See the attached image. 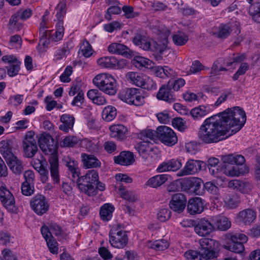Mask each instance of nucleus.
<instances>
[{
	"label": "nucleus",
	"mask_w": 260,
	"mask_h": 260,
	"mask_svg": "<svg viewBox=\"0 0 260 260\" xmlns=\"http://www.w3.org/2000/svg\"><path fill=\"white\" fill-rule=\"evenodd\" d=\"M168 179L167 174L157 175L150 178L145 185L152 188H157L164 184Z\"/></svg>",
	"instance_id": "30"
},
{
	"label": "nucleus",
	"mask_w": 260,
	"mask_h": 260,
	"mask_svg": "<svg viewBox=\"0 0 260 260\" xmlns=\"http://www.w3.org/2000/svg\"><path fill=\"white\" fill-rule=\"evenodd\" d=\"M203 164V161L201 160L189 159L183 169L179 172L178 175L183 176L194 175L201 170Z\"/></svg>",
	"instance_id": "15"
},
{
	"label": "nucleus",
	"mask_w": 260,
	"mask_h": 260,
	"mask_svg": "<svg viewBox=\"0 0 260 260\" xmlns=\"http://www.w3.org/2000/svg\"><path fill=\"white\" fill-rule=\"evenodd\" d=\"M192 190L196 194L202 196L204 194V189H201L202 184L203 183V180L197 177H192Z\"/></svg>",
	"instance_id": "50"
},
{
	"label": "nucleus",
	"mask_w": 260,
	"mask_h": 260,
	"mask_svg": "<svg viewBox=\"0 0 260 260\" xmlns=\"http://www.w3.org/2000/svg\"><path fill=\"white\" fill-rule=\"evenodd\" d=\"M38 144L45 155H49L48 161L51 178L55 183H59L58 158L57 146L54 140L50 135L42 134L38 139Z\"/></svg>",
	"instance_id": "2"
},
{
	"label": "nucleus",
	"mask_w": 260,
	"mask_h": 260,
	"mask_svg": "<svg viewBox=\"0 0 260 260\" xmlns=\"http://www.w3.org/2000/svg\"><path fill=\"white\" fill-rule=\"evenodd\" d=\"M56 17L59 21H62V19L66 14V4L63 2L59 3L56 8Z\"/></svg>",
	"instance_id": "63"
},
{
	"label": "nucleus",
	"mask_w": 260,
	"mask_h": 260,
	"mask_svg": "<svg viewBox=\"0 0 260 260\" xmlns=\"http://www.w3.org/2000/svg\"><path fill=\"white\" fill-rule=\"evenodd\" d=\"M152 63V62L150 60L142 56H135L133 60V64L139 69H141L142 67L151 68Z\"/></svg>",
	"instance_id": "40"
},
{
	"label": "nucleus",
	"mask_w": 260,
	"mask_h": 260,
	"mask_svg": "<svg viewBox=\"0 0 260 260\" xmlns=\"http://www.w3.org/2000/svg\"><path fill=\"white\" fill-rule=\"evenodd\" d=\"M81 158L83 166L86 168H100L101 166V161L93 155L82 153Z\"/></svg>",
	"instance_id": "29"
},
{
	"label": "nucleus",
	"mask_w": 260,
	"mask_h": 260,
	"mask_svg": "<svg viewBox=\"0 0 260 260\" xmlns=\"http://www.w3.org/2000/svg\"><path fill=\"white\" fill-rule=\"evenodd\" d=\"M188 37L183 33L177 34L173 36V41L174 44L177 46H183L188 41Z\"/></svg>",
	"instance_id": "51"
},
{
	"label": "nucleus",
	"mask_w": 260,
	"mask_h": 260,
	"mask_svg": "<svg viewBox=\"0 0 260 260\" xmlns=\"http://www.w3.org/2000/svg\"><path fill=\"white\" fill-rule=\"evenodd\" d=\"M204 190H206L207 191L211 194L213 198L217 200L219 199L220 197L219 194V189L218 187L216 186L214 184H213L211 182H207L205 184H204Z\"/></svg>",
	"instance_id": "41"
},
{
	"label": "nucleus",
	"mask_w": 260,
	"mask_h": 260,
	"mask_svg": "<svg viewBox=\"0 0 260 260\" xmlns=\"http://www.w3.org/2000/svg\"><path fill=\"white\" fill-rule=\"evenodd\" d=\"M135 148L140 155L145 159L147 158L149 152L152 150V148L149 146V143L146 142H141L137 143L135 146Z\"/></svg>",
	"instance_id": "39"
},
{
	"label": "nucleus",
	"mask_w": 260,
	"mask_h": 260,
	"mask_svg": "<svg viewBox=\"0 0 260 260\" xmlns=\"http://www.w3.org/2000/svg\"><path fill=\"white\" fill-rule=\"evenodd\" d=\"M186 202L185 196L181 193H177L173 196L169 206L174 211L181 213L184 210Z\"/></svg>",
	"instance_id": "17"
},
{
	"label": "nucleus",
	"mask_w": 260,
	"mask_h": 260,
	"mask_svg": "<svg viewBox=\"0 0 260 260\" xmlns=\"http://www.w3.org/2000/svg\"><path fill=\"white\" fill-rule=\"evenodd\" d=\"M228 186L242 193H248L251 190V185L249 182L240 180H231L229 182Z\"/></svg>",
	"instance_id": "23"
},
{
	"label": "nucleus",
	"mask_w": 260,
	"mask_h": 260,
	"mask_svg": "<svg viewBox=\"0 0 260 260\" xmlns=\"http://www.w3.org/2000/svg\"><path fill=\"white\" fill-rule=\"evenodd\" d=\"M214 229L213 223L205 218L200 219L194 226L195 233L201 237L209 236Z\"/></svg>",
	"instance_id": "14"
},
{
	"label": "nucleus",
	"mask_w": 260,
	"mask_h": 260,
	"mask_svg": "<svg viewBox=\"0 0 260 260\" xmlns=\"http://www.w3.org/2000/svg\"><path fill=\"white\" fill-rule=\"evenodd\" d=\"M109 130L110 136L118 141H123L127 137L128 129L123 124H113L109 127Z\"/></svg>",
	"instance_id": "20"
},
{
	"label": "nucleus",
	"mask_w": 260,
	"mask_h": 260,
	"mask_svg": "<svg viewBox=\"0 0 260 260\" xmlns=\"http://www.w3.org/2000/svg\"><path fill=\"white\" fill-rule=\"evenodd\" d=\"M98 64L103 68H115L118 64V60L114 56H104L97 60Z\"/></svg>",
	"instance_id": "32"
},
{
	"label": "nucleus",
	"mask_w": 260,
	"mask_h": 260,
	"mask_svg": "<svg viewBox=\"0 0 260 260\" xmlns=\"http://www.w3.org/2000/svg\"><path fill=\"white\" fill-rule=\"evenodd\" d=\"M249 13L255 21L260 23V2L251 5L249 8Z\"/></svg>",
	"instance_id": "49"
},
{
	"label": "nucleus",
	"mask_w": 260,
	"mask_h": 260,
	"mask_svg": "<svg viewBox=\"0 0 260 260\" xmlns=\"http://www.w3.org/2000/svg\"><path fill=\"white\" fill-rule=\"evenodd\" d=\"M87 95L94 104L98 105H104L107 103L106 99L98 89L89 90Z\"/></svg>",
	"instance_id": "31"
},
{
	"label": "nucleus",
	"mask_w": 260,
	"mask_h": 260,
	"mask_svg": "<svg viewBox=\"0 0 260 260\" xmlns=\"http://www.w3.org/2000/svg\"><path fill=\"white\" fill-rule=\"evenodd\" d=\"M127 80L138 87L150 90L155 88V84L153 80L142 73L136 72H129L125 75Z\"/></svg>",
	"instance_id": "9"
},
{
	"label": "nucleus",
	"mask_w": 260,
	"mask_h": 260,
	"mask_svg": "<svg viewBox=\"0 0 260 260\" xmlns=\"http://www.w3.org/2000/svg\"><path fill=\"white\" fill-rule=\"evenodd\" d=\"M92 82L99 90L106 94L113 95L117 92L116 80L110 75L100 74L94 77Z\"/></svg>",
	"instance_id": "4"
},
{
	"label": "nucleus",
	"mask_w": 260,
	"mask_h": 260,
	"mask_svg": "<svg viewBox=\"0 0 260 260\" xmlns=\"http://www.w3.org/2000/svg\"><path fill=\"white\" fill-rule=\"evenodd\" d=\"M246 120L245 112L240 107L228 108L204 120L198 132L199 138L206 144L217 143L230 129L232 134L239 131Z\"/></svg>",
	"instance_id": "1"
},
{
	"label": "nucleus",
	"mask_w": 260,
	"mask_h": 260,
	"mask_svg": "<svg viewBox=\"0 0 260 260\" xmlns=\"http://www.w3.org/2000/svg\"><path fill=\"white\" fill-rule=\"evenodd\" d=\"M199 260H217V254L214 249L200 250Z\"/></svg>",
	"instance_id": "48"
},
{
	"label": "nucleus",
	"mask_w": 260,
	"mask_h": 260,
	"mask_svg": "<svg viewBox=\"0 0 260 260\" xmlns=\"http://www.w3.org/2000/svg\"><path fill=\"white\" fill-rule=\"evenodd\" d=\"M84 143L85 147L89 151L95 152L98 150V147L96 141L85 139L84 140Z\"/></svg>",
	"instance_id": "64"
},
{
	"label": "nucleus",
	"mask_w": 260,
	"mask_h": 260,
	"mask_svg": "<svg viewBox=\"0 0 260 260\" xmlns=\"http://www.w3.org/2000/svg\"><path fill=\"white\" fill-rule=\"evenodd\" d=\"M240 31V23L236 20H232L228 23L220 24L214 35L218 38L224 39L230 35L235 37L238 35Z\"/></svg>",
	"instance_id": "10"
},
{
	"label": "nucleus",
	"mask_w": 260,
	"mask_h": 260,
	"mask_svg": "<svg viewBox=\"0 0 260 260\" xmlns=\"http://www.w3.org/2000/svg\"><path fill=\"white\" fill-rule=\"evenodd\" d=\"M221 159L225 168L226 167V164L242 165L245 161L243 156L235 154L223 155L222 156Z\"/></svg>",
	"instance_id": "27"
},
{
	"label": "nucleus",
	"mask_w": 260,
	"mask_h": 260,
	"mask_svg": "<svg viewBox=\"0 0 260 260\" xmlns=\"http://www.w3.org/2000/svg\"><path fill=\"white\" fill-rule=\"evenodd\" d=\"M117 114L116 109L114 107L108 106L105 107L102 112V118L106 121L113 120Z\"/></svg>",
	"instance_id": "42"
},
{
	"label": "nucleus",
	"mask_w": 260,
	"mask_h": 260,
	"mask_svg": "<svg viewBox=\"0 0 260 260\" xmlns=\"http://www.w3.org/2000/svg\"><path fill=\"white\" fill-rule=\"evenodd\" d=\"M182 166L181 159L173 158L161 162L156 168L157 173H162L169 171H176Z\"/></svg>",
	"instance_id": "16"
},
{
	"label": "nucleus",
	"mask_w": 260,
	"mask_h": 260,
	"mask_svg": "<svg viewBox=\"0 0 260 260\" xmlns=\"http://www.w3.org/2000/svg\"><path fill=\"white\" fill-rule=\"evenodd\" d=\"M78 139L77 137L74 136H68L64 138L60 142L61 147H73L77 144Z\"/></svg>",
	"instance_id": "57"
},
{
	"label": "nucleus",
	"mask_w": 260,
	"mask_h": 260,
	"mask_svg": "<svg viewBox=\"0 0 260 260\" xmlns=\"http://www.w3.org/2000/svg\"><path fill=\"white\" fill-rule=\"evenodd\" d=\"M121 10L122 9L118 6H111L107 10L105 15V18L106 19L109 21L112 19V15L119 14L121 12Z\"/></svg>",
	"instance_id": "59"
},
{
	"label": "nucleus",
	"mask_w": 260,
	"mask_h": 260,
	"mask_svg": "<svg viewBox=\"0 0 260 260\" xmlns=\"http://www.w3.org/2000/svg\"><path fill=\"white\" fill-rule=\"evenodd\" d=\"M118 97L125 103L137 107L143 106L145 103L141 90L136 88H126L121 90Z\"/></svg>",
	"instance_id": "5"
},
{
	"label": "nucleus",
	"mask_w": 260,
	"mask_h": 260,
	"mask_svg": "<svg viewBox=\"0 0 260 260\" xmlns=\"http://www.w3.org/2000/svg\"><path fill=\"white\" fill-rule=\"evenodd\" d=\"M118 190L120 197L129 202H135L138 199L137 194L134 191L125 189L122 186H119Z\"/></svg>",
	"instance_id": "38"
},
{
	"label": "nucleus",
	"mask_w": 260,
	"mask_h": 260,
	"mask_svg": "<svg viewBox=\"0 0 260 260\" xmlns=\"http://www.w3.org/2000/svg\"><path fill=\"white\" fill-rule=\"evenodd\" d=\"M173 91L172 83L168 82L167 85H163L160 88L157 94V98L169 103H173L176 100Z\"/></svg>",
	"instance_id": "18"
},
{
	"label": "nucleus",
	"mask_w": 260,
	"mask_h": 260,
	"mask_svg": "<svg viewBox=\"0 0 260 260\" xmlns=\"http://www.w3.org/2000/svg\"><path fill=\"white\" fill-rule=\"evenodd\" d=\"M214 240L209 238H203L200 240L199 243L201 247L200 250L213 249L214 246Z\"/></svg>",
	"instance_id": "55"
},
{
	"label": "nucleus",
	"mask_w": 260,
	"mask_h": 260,
	"mask_svg": "<svg viewBox=\"0 0 260 260\" xmlns=\"http://www.w3.org/2000/svg\"><path fill=\"white\" fill-rule=\"evenodd\" d=\"M80 51L85 57H89L92 54L91 46L87 41H84L82 42L80 46Z\"/></svg>",
	"instance_id": "56"
},
{
	"label": "nucleus",
	"mask_w": 260,
	"mask_h": 260,
	"mask_svg": "<svg viewBox=\"0 0 260 260\" xmlns=\"http://www.w3.org/2000/svg\"><path fill=\"white\" fill-rule=\"evenodd\" d=\"M225 202L230 208H234L240 203V197L238 193L230 194L226 197Z\"/></svg>",
	"instance_id": "43"
},
{
	"label": "nucleus",
	"mask_w": 260,
	"mask_h": 260,
	"mask_svg": "<svg viewBox=\"0 0 260 260\" xmlns=\"http://www.w3.org/2000/svg\"><path fill=\"white\" fill-rule=\"evenodd\" d=\"M108 50L112 54L122 55L126 57L130 55L129 49L126 46L120 43H113L110 44Z\"/></svg>",
	"instance_id": "28"
},
{
	"label": "nucleus",
	"mask_w": 260,
	"mask_h": 260,
	"mask_svg": "<svg viewBox=\"0 0 260 260\" xmlns=\"http://www.w3.org/2000/svg\"><path fill=\"white\" fill-rule=\"evenodd\" d=\"M169 244L165 239L157 240L153 242H150L149 246L155 250L162 251L168 248Z\"/></svg>",
	"instance_id": "47"
},
{
	"label": "nucleus",
	"mask_w": 260,
	"mask_h": 260,
	"mask_svg": "<svg viewBox=\"0 0 260 260\" xmlns=\"http://www.w3.org/2000/svg\"><path fill=\"white\" fill-rule=\"evenodd\" d=\"M64 34V27L62 21H58L56 24L55 31L51 34V40L54 42H57L62 39Z\"/></svg>",
	"instance_id": "46"
},
{
	"label": "nucleus",
	"mask_w": 260,
	"mask_h": 260,
	"mask_svg": "<svg viewBox=\"0 0 260 260\" xmlns=\"http://www.w3.org/2000/svg\"><path fill=\"white\" fill-rule=\"evenodd\" d=\"M11 171L15 175H20L24 170L22 161L14 154L6 160Z\"/></svg>",
	"instance_id": "22"
},
{
	"label": "nucleus",
	"mask_w": 260,
	"mask_h": 260,
	"mask_svg": "<svg viewBox=\"0 0 260 260\" xmlns=\"http://www.w3.org/2000/svg\"><path fill=\"white\" fill-rule=\"evenodd\" d=\"M138 137L147 143H149L150 140L155 141L157 140V130L155 131L150 129H144L139 133Z\"/></svg>",
	"instance_id": "36"
},
{
	"label": "nucleus",
	"mask_w": 260,
	"mask_h": 260,
	"mask_svg": "<svg viewBox=\"0 0 260 260\" xmlns=\"http://www.w3.org/2000/svg\"><path fill=\"white\" fill-rule=\"evenodd\" d=\"M19 20L21 19L19 18L18 16H17V13H15V14L13 15L9 20V28L12 29H19L21 27V25L19 22Z\"/></svg>",
	"instance_id": "60"
},
{
	"label": "nucleus",
	"mask_w": 260,
	"mask_h": 260,
	"mask_svg": "<svg viewBox=\"0 0 260 260\" xmlns=\"http://www.w3.org/2000/svg\"><path fill=\"white\" fill-rule=\"evenodd\" d=\"M35 133L28 131L26 133L22 142L24 156L27 158H32L38 150L36 141L34 138Z\"/></svg>",
	"instance_id": "11"
},
{
	"label": "nucleus",
	"mask_w": 260,
	"mask_h": 260,
	"mask_svg": "<svg viewBox=\"0 0 260 260\" xmlns=\"http://www.w3.org/2000/svg\"><path fill=\"white\" fill-rule=\"evenodd\" d=\"M114 210V207L110 204H105L100 209V214L101 218L104 221L110 220L112 217V213Z\"/></svg>",
	"instance_id": "35"
},
{
	"label": "nucleus",
	"mask_w": 260,
	"mask_h": 260,
	"mask_svg": "<svg viewBox=\"0 0 260 260\" xmlns=\"http://www.w3.org/2000/svg\"><path fill=\"white\" fill-rule=\"evenodd\" d=\"M22 193L26 196H30L34 192V184L23 182L21 185Z\"/></svg>",
	"instance_id": "58"
},
{
	"label": "nucleus",
	"mask_w": 260,
	"mask_h": 260,
	"mask_svg": "<svg viewBox=\"0 0 260 260\" xmlns=\"http://www.w3.org/2000/svg\"><path fill=\"white\" fill-rule=\"evenodd\" d=\"M256 218V212L251 209H246L238 213L237 220L244 225H250Z\"/></svg>",
	"instance_id": "21"
},
{
	"label": "nucleus",
	"mask_w": 260,
	"mask_h": 260,
	"mask_svg": "<svg viewBox=\"0 0 260 260\" xmlns=\"http://www.w3.org/2000/svg\"><path fill=\"white\" fill-rule=\"evenodd\" d=\"M157 139L168 146L174 145L178 141L174 132L170 127L162 125L157 128Z\"/></svg>",
	"instance_id": "12"
},
{
	"label": "nucleus",
	"mask_w": 260,
	"mask_h": 260,
	"mask_svg": "<svg viewBox=\"0 0 260 260\" xmlns=\"http://www.w3.org/2000/svg\"><path fill=\"white\" fill-rule=\"evenodd\" d=\"M62 124L59 125V129L64 132H68L73 127L75 118L70 114H63L60 117Z\"/></svg>",
	"instance_id": "33"
},
{
	"label": "nucleus",
	"mask_w": 260,
	"mask_h": 260,
	"mask_svg": "<svg viewBox=\"0 0 260 260\" xmlns=\"http://www.w3.org/2000/svg\"><path fill=\"white\" fill-rule=\"evenodd\" d=\"M210 109L209 106L200 105L193 108L190 111V114L194 120H199L207 115L210 113Z\"/></svg>",
	"instance_id": "34"
},
{
	"label": "nucleus",
	"mask_w": 260,
	"mask_h": 260,
	"mask_svg": "<svg viewBox=\"0 0 260 260\" xmlns=\"http://www.w3.org/2000/svg\"><path fill=\"white\" fill-rule=\"evenodd\" d=\"M122 10L124 12V16L128 19L134 18L139 15V13L134 11V8L129 5L124 6Z\"/></svg>",
	"instance_id": "52"
},
{
	"label": "nucleus",
	"mask_w": 260,
	"mask_h": 260,
	"mask_svg": "<svg viewBox=\"0 0 260 260\" xmlns=\"http://www.w3.org/2000/svg\"><path fill=\"white\" fill-rule=\"evenodd\" d=\"M116 164L123 166H129L135 161L133 153L130 151H122L114 157Z\"/></svg>",
	"instance_id": "24"
},
{
	"label": "nucleus",
	"mask_w": 260,
	"mask_h": 260,
	"mask_svg": "<svg viewBox=\"0 0 260 260\" xmlns=\"http://www.w3.org/2000/svg\"><path fill=\"white\" fill-rule=\"evenodd\" d=\"M48 247L50 251L53 254L57 253L58 248V243L52 236L46 240Z\"/></svg>",
	"instance_id": "61"
},
{
	"label": "nucleus",
	"mask_w": 260,
	"mask_h": 260,
	"mask_svg": "<svg viewBox=\"0 0 260 260\" xmlns=\"http://www.w3.org/2000/svg\"><path fill=\"white\" fill-rule=\"evenodd\" d=\"M224 237L227 241L228 249L237 253L244 251L243 243L248 240V238L245 234L229 232L225 234Z\"/></svg>",
	"instance_id": "6"
},
{
	"label": "nucleus",
	"mask_w": 260,
	"mask_h": 260,
	"mask_svg": "<svg viewBox=\"0 0 260 260\" xmlns=\"http://www.w3.org/2000/svg\"><path fill=\"white\" fill-rule=\"evenodd\" d=\"M32 210L38 215L45 213L49 209V204L46 198L42 194L36 195L30 201Z\"/></svg>",
	"instance_id": "13"
},
{
	"label": "nucleus",
	"mask_w": 260,
	"mask_h": 260,
	"mask_svg": "<svg viewBox=\"0 0 260 260\" xmlns=\"http://www.w3.org/2000/svg\"><path fill=\"white\" fill-rule=\"evenodd\" d=\"M0 199L5 207L15 204V199L13 194L6 186L0 187Z\"/></svg>",
	"instance_id": "26"
},
{
	"label": "nucleus",
	"mask_w": 260,
	"mask_h": 260,
	"mask_svg": "<svg viewBox=\"0 0 260 260\" xmlns=\"http://www.w3.org/2000/svg\"><path fill=\"white\" fill-rule=\"evenodd\" d=\"M204 200L200 197H194L189 200L187 210L191 215L201 213L204 209Z\"/></svg>",
	"instance_id": "19"
},
{
	"label": "nucleus",
	"mask_w": 260,
	"mask_h": 260,
	"mask_svg": "<svg viewBox=\"0 0 260 260\" xmlns=\"http://www.w3.org/2000/svg\"><path fill=\"white\" fill-rule=\"evenodd\" d=\"M171 215V211L169 209H161L157 213V218L159 221L165 222L170 218Z\"/></svg>",
	"instance_id": "62"
},
{
	"label": "nucleus",
	"mask_w": 260,
	"mask_h": 260,
	"mask_svg": "<svg viewBox=\"0 0 260 260\" xmlns=\"http://www.w3.org/2000/svg\"><path fill=\"white\" fill-rule=\"evenodd\" d=\"M109 242L111 245L117 248H123L127 244L128 237L126 232L122 229L121 225H113L109 232Z\"/></svg>",
	"instance_id": "7"
},
{
	"label": "nucleus",
	"mask_w": 260,
	"mask_h": 260,
	"mask_svg": "<svg viewBox=\"0 0 260 260\" xmlns=\"http://www.w3.org/2000/svg\"><path fill=\"white\" fill-rule=\"evenodd\" d=\"M134 44L145 51H151L161 54L163 49L156 42L152 41L144 32H137L133 38Z\"/></svg>",
	"instance_id": "8"
},
{
	"label": "nucleus",
	"mask_w": 260,
	"mask_h": 260,
	"mask_svg": "<svg viewBox=\"0 0 260 260\" xmlns=\"http://www.w3.org/2000/svg\"><path fill=\"white\" fill-rule=\"evenodd\" d=\"M66 162V166L68 168L70 172V174L72 176L73 179L79 178V169L78 167V162L77 161L72 159L69 157L64 159Z\"/></svg>",
	"instance_id": "37"
},
{
	"label": "nucleus",
	"mask_w": 260,
	"mask_h": 260,
	"mask_svg": "<svg viewBox=\"0 0 260 260\" xmlns=\"http://www.w3.org/2000/svg\"><path fill=\"white\" fill-rule=\"evenodd\" d=\"M0 153L5 160L14 155L7 141L3 140L0 142Z\"/></svg>",
	"instance_id": "44"
},
{
	"label": "nucleus",
	"mask_w": 260,
	"mask_h": 260,
	"mask_svg": "<svg viewBox=\"0 0 260 260\" xmlns=\"http://www.w3.org/2000/svg\"><path fill=\"white\" fill-rule=\"evenodd\" d=\"M20 62L15 61L13 63H11L9 67H7L8 75L10 77H14L18 74L20 70Z\"/></svg>",
	"instance_id": "53"
},
{
	"label": "nucleus",
	"mask_w": 260,
	"mask_h": 260,
	"mask_svg": "<svg viewBox=\"0 0 260 260\" xmlns=\"http://www.w3.org/2000/svg\"><path fill=\"white\" fill-rule=\"evenodd\" d=\"M245 56L244 54H232L224 60V64L227 67L236 66L244 60Z\"/></svg>",
	"instance_id": "45"
},
{
	"label": "nucleus",
	"mask_w": 260,
	"mask_h": 260,
	"mask_svg": "<svg viewBox=\"0 0 260 260\" xmlns=\"http://www.w3.org/2000/svg\"><path fill=\"white\" fill-rule=\"evenodd\" d=\"M212 222L214 226H216L218 230L225 231L230 228L231 222L225 216L217 215L212 218Z\"/></svg>",
	"instance_id": "25"
},
{
	"label": "nucleus",
	"mask_w": 260,
	"mask_h": 260,
	"mask_svg": "<svg viewBox=\"0 0 260 260\" xmlns=\"http://www.w3.org/2000/svg\"><path fill=\"white\" fill-rule=\"evenodd\" d=\"M78 188L89 196H94L98 191L105 189V184L99 181V174L96 171L91 170L77 181Z\"/></svg>",
	"instance_id": "3"
},
{
	"label": "nucleus",
	"mask_w": 260,
	"mask_h": 260,
	"mask_svg": "<svg viewBox=\"0 0 260 260\" xmlns=\"http://www.w3.org/2000/svg\"><path fill=\"white\" fill-rule=\"evenodd\" d=\"M14 237L11 236L10 233L0 232V244L3 245H10L11 243H13Z\"/></svg>",
	"instance_id": "54"
}]
</instances>
